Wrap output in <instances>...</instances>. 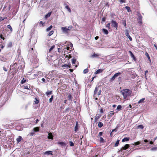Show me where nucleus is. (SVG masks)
Masks as SVG:
<instances>
[{
    "instance_id": "nucleus-14",
    "label": "nucleus",
    "mask_w": 157,
    "mask_h": 157,
    "mask_svg": "<svg viewBox=\"0 0 157 157\" xmlns=\"http://www.w3.org/2000/svg\"><path fill=\"white\" fill-rule=\"evenodd\" d=\"M145 98H143L140 99L138 101V104H142L144 103Z\"/></svg>"
},
{
    "instance_id": "nucleus-13",
    "label": "nucleus",
    "mask_w": 157,
    "mask_h": 157,
    "mask_svg": "<svg viewBox=\"0 0 157 157\" xmlns=\"http://www.w3.org/2000/svg\"><path fill=\"white\" fill-rule=\"evenodd\" d=\"M129 52L130 54V56L133 59L135 60L136 58L134 56V55H133V54L132 53L131 51H129Z\"/></svg>"
},
{
    "instance_id": "nucleus-20",
    "label": "nucleus",
    "mask_w": 157,
    "mask_h": 157,
    "mask_svg": "<svg viewBox=\"0 0 157 157\" xmlns=\"http://www.w3.org/2000/svg\"><path fill=\"white\" fill-rule=\"evenodd\" d=\"M52 56H51L50 57L49 56H48L47 57V60L49 61L50 62H51L53 60L52 59V58L51 57Z\"/></svg>"
},
{
    "instance_id": "nucleus-16",
    "label": "nucleus",
    "mask_w": 157,
    "mask_h": 157,
    "mask_svg": "<svg viewBox=\"0 0 157 157\" xmlns=\"http://www.w3.org/2000/svg\"><path fill=\"white\" fill-rule=\"evenodd\" d=\"M129 147L128 144H126L124 147H122V149L123 150H126Z\"/></svg>"
},
{
    "instance_id": "nucleus-61",
    "label": "nucleus",
    "mask_w": 157,
    "mask_h": 157,
    "mask_svg": "<svg viewBox=\"0 0 157 157\" xmlns=\"http://www.w3.org/2000/svg\"><path fill=\"white\" fill-rule=\"evenodd\" d=\"M70 47H71V49H72V47H73V44H72L71 43H70Z\"/></svg>"
},
{
    "instance_id": "nucleus-8",
    "label": "nucleus",
    "mask_w": 157,
    "mask_h": 157,
    "mask_svg": "<svg viewBox=\"0 0 157 157\" xmlns=\"http://www.w3.org/2000/svg\"><path fill=\"white\" fill-rule=\"evenodd\" d=\"M142 17L141 15L140 14H139L137 20L138 21V22L139 24L142 23Z\"/></svg>"
},
{
    "instance_id": "nucleus-54",
    "label": "nucleus",
    "mask_w": 157,
    "mask_h": 157,
    "mask_svg": "<svg viewBox=\"0 0 157 157\" xmlns=\"http://www.w3.org/2000/svg\"><path fill=\"white\" fill-rule=\"evenodd\" d=\"M102 134H103V132H100L99 133L98 136H101L102 135Z\"/></svg>"
},
{
    "instance_id": "nucleus-63",
    "label": "nucleus",
    "mask_w": 157,
    "mask_h": 157,
    "mask_svg": "<svg viewBox=\"0 0 157 157\" xmlns=\"http://www.w3.org/2000/svg\"><path fill=\"white\" fill-rule=\"evenodd\" d=\"M120 1L121 2H122V3L124 2V0H120Z\"/></svg>"
},
{
    "instance_id": "nucleus-60",
    "label": "nucleus",
    "mask_w": 157,
    "mask_h": 157,
    "mask_svg": "<svg viewBox=\"0 0 157 157\" xmlns=\"http://www.w3.org/2000/svg\"><path fill=\"white\" fill-rule=\"evenodd\" d=\"M39 23L40 25H43L44 24V23H43L42 21H40Z\"/></svg>"
},
{
    "instance_id": "nucleus-48",
    "label": "nucleus",
    "mask_w": 157,
    "mask_h": 157,
    "mask_svg": "<svg viewBox=\"0 0 157 157\" xmlns=\"http://www.w3.org/2000/svg\"><path fill=\"white\" fill-rule=\"evenodd\" d=\"M12 46V43L11 42H10L8 45V47H11Z\"/></svg>"
},
{
    "instance_id": "nucleus-47",
    "label": "nucleus",
    "mask_w": 157,
    "mask_h": 157,
    "mask_svg": "<svg viewBox=\"0 0 157 157\" xmlns=\"http://www.w3.org/2000/svg\"><path fill=\"white\" fill-rule=\"evenodd\" d=\"M70 146H73L74 145V143L72 142L71 141L70 142Z\"/></svg>"
},
{
    "instance_id": "nucleus-56",
    "label": "nucleus",
    "mask_w": 157,
    "mask_h": 157,
    "mask_svg": "<svg viewBox=\"0 0 157 157\" xmlns=\"http://www.w3.org/2000/svg\"><path fill=\"white\" fill-rule=\"evenodd\" d=\"M69 49H70V47H68L66 48H64V49L65 50H64V51H66V49L67 50H69Z\"/></svg>"
},
{
    "instance_id": "nucleus-36",
    "label": "nucleus",
    "mask_w": 157,
    "mask_h": 157,
    "mask_svg": "<svg viewBox=\"0 0 157 157\" xmlns=\"http://www.w3.org/2000/svg\"><path fill=\"white\" fill-rule=\"evenodd\" d=\"M98 90L97 87H96L94 90V95H96L97 94Z\"/></svg>"
},
{
    "instance_id": "nucleus-59",
    "label": "nucleus",
    "mask_w": 157,
    "mask_h": 157,
    "mask_svg": "<svg viewBox=\"0 0 157 157\" xmlns=\"http://www.w3.org/2000/svg\"><path fill=\"white\" fill-rule=\"evenodd\" d=\"M3 69L5 71H7V70L6 68L5 67H3Z\"/></svg>"
},
{
    "instance_id": "nucleus-6",
    "label": "nucleus",
    "mask_w": 157,
    "mask_h": 157,
    "mask_svg": "<svg viewBox=\"0 0 157 157\" xmlns=\"http://www.w3.org/2000/svg\"><path fill=\"white\" fill-rule=\"evenodd\" d=\"M111 23L112 24V27L115 28H117L118 27V24L116 21H115L113 20H112L111 21Z\"/></svg>"
},
{
    "instance_id": "nucleus-55",
    "label": "nucleus",
    "mask_w": 157,
    "mask_h": 157,
    "mask_svg": "<svg viewBox=\"0 0 157 157\" xmlns=\"http://www.w3.org/2000/svg\"><path fill=\"white\" fill-rule=\"evenodd\" d=\"M101 94V90H100L98 92H97V94L98 95H100Z\"/></svg>"
},
{
    "instance_id": "nucleus-18",
    "label": "nucleus",
    "mask_w": 157,
    "mask_h": 157,
    "mask_svg": "<svg viewBox=\"0 0 157 157\" xmlns=\"http://www.w3.org/2000/svg\"><path fill=\"white\" fill-rule=\"evenodd\" d=\"M102 30V32L105 34L107 35L108 34V33H109L107 29H103Z\"/></svg>"
},
{
    "instance_id": "nucleus-50",
    "label": "nucleus",
    "mask_w": 157,
    "mask_h": 157,
    "mask_svg": "<svg viewBox=\"0 0 157 157\" xmlns=\"http://www.w3.org/2000/svg\"><path fill=\"white\" fill-rule=\"evenodd\" d=\"M99 117V116H97V115H96V117H95V120L96 121L97 120H98L99 117Z\"/></svg>"
},
{
    "instance_id": "nucleus-24",
    "label": "nucleus",
    "mask_w": 157,
    "mask_h": 157,
    "mask_svg": "<svg viewBox=\"0 0 157 157\" xmlns=\"http://www.w3.org/2000/svg\"><path fill=\"white\" fill-rule=\"evenodd\" d=\"M35 101H34V103L35 104H38L39 102V100L37 99L36 98H35Z\"/></svg>"
},
{
    "instance_id": "nucleus-42",
    "label": "nucleus",
    "mask_w": 157,
    "mask_h": 157,
    "mask_svg": "<svg viewBox=\"0 0 157 157\" xmlns=\"http://www.w3.org/2000/svg\"><path fill=\"white\" fill-rule=\"evenodd\" d=\"M156 150H157V147H153L151 149V151H155Z\"/></svg>"
},
{
    "instance_id": "nucleus-33",
    "label": "nucleus",
    "mask_w": 157,
    "mask_h": 157,
    "mask_svg": "<svg viewBox=\"0 0 157 157\" xmlns=\"http://www.w3.org/2000/svg\"><path fill=\"white\" fill-rule=\"evenodd\" d=\"M119 141H120V140H117V141L116 142L115 144V145H114L115 147H117L118 145L119 144Z\"/></svg>"
},
{
    "instance_id": "nucleus-35",
    "label": "nucleus",
    "mask_w": 157,
    "mask_h": 157,
    "mask_svg": "<svg viewBox=\"0 0 157 157\" xmlns=\"http://www.w3.org/2000/svg\"><path fill=\"white\" fill-rule=\"evenodd\" d=\"M122 24L124 25V26L126 28V21L125 20H123L122 21Z\"/></svg>"
},
{
    "instance_id": "nucleus-25",
    "label": "nucleus",
    "mask_w": 157,
    "mask_h": 157,
    "mask_svg": "<svg viewBox=\"0 0 157 157\" xmlns=\"http://www.w3.org/2000/svg\"><path fill=\"white\" fill-rule=\"evenodd\" d=\"M121 105H118L117 107V109L118 111H120L121 110Z\"/></svg>"
},
{
    "instance_id": "nucleus-57",
    "label": "nucleus",
    "mask_w": 157,
    "mask_h": 157,
    "mask_svg": "<svg viewBox=\"0 0 157 157\" xmlns=\"http://www.w3.org/2000/svg\"><path fill=\"white\" fill-rule=\"evenodd\" d=\"M4 18H2V17H0V22L1 21H2V20H4Z\"/></svg>"
},
{
    "instance_id": "nucleus-3",
    "label": "nucleus",
    "mask_w": 157,
    "mask_h": 157,
    "mask_svg": "<svg viewBox=\"0 0 157 157\" xmlns=\"http://www.w3.org/2000/svg\"><path fill=\"white\" fill-rule=\"evenodd\" d=\"M39 127H36L34 128L30 133L29 134V135L30 136H33L35 132H38L39 131Z\"/></svg>"
},
{
    "instance_id": "nucleus-23",
    "label": "nucleus",
    "mask_w": 157,
    "mask_h": 157,
    "mask_svg": "<svg viewBox=\"0 0 157 157\" xmlns=\"http://www.w3.org/2000/svg\"><path fill=\"white\" fill-rule=\"evenodd\" d=\"M52 94V91H48L46 93V95L48 96L50 94Z\"/></svg>"
},
{
    "instance_id": "nucleus-30",
    "label": "nucleus",
    "mask_w": 157,
    "mask_h": 157,
    "mask_svg": "<svg viewBox=\"0 0 157 157\" xmlns=\"http://www.w3.org/2000/svg\"><path fill=\"white\" fill-rule=\"evenodd\" d=\"M148 141L147 140H144V141H141L140 144L141 145L144 144V142L147 143V142Z\"/></svg>"
},
{
    "instance_id": "nucleus-11",
    "label": "nucleus",
    "mask_w": 157,
    "mask_h": 157,
    "mask_svg": "<svg viewBox=\"0 0 157 157\" xmlns=\"http://www.w3.org/2000/svg\"><path fill=\"white\" fill-rule=\"evenodd\" d=\"M47 133H48V138L49 139L53 140V136L52 135V133H49L48 132Z\"/></svg>"
},
{
    "instance_id": "nucleus-44",
    "label": "nucleus",
    "mask_w": 157,
    "mask_h": 157,
    "mask_svg": "<svg viewBox=\"0 0 157 157\" xmlns=\"http://www.w3.org/2000/svg\"><path fill=\"white\" fill-rule=\"evenodd\" d=\"M125 8L126 9L128 12H130V9L129 7L128 6H125Z\"/></svg>"
},
{
    "instance_id": "nucleus-38",
    "label": "nucleus",
    "mask_w": 157,
    "mask_h": 157,
    "mask_svg": "<svg viewBox=\"0 0 157 157\" xmlns=\"http://www.w3.org/2000/svg\"><path fill=\"white\" fill-rule=\"evenodd\" d=\"M76 62V59L75 58H73L71 59V62L72 64L75 63Z\"/></svg>"
},
{
    "instance_id": "nucleus-46",
    "label": "nucleus",
    "mask_w": 157,
    "mask_h": 157,
    "mask_svg": "<svg viewBox=\"0 0 157 157\" xmlns=\"http://www.w3.org/2000/svg\"><path fill=\"white\" fill-rule=\"evenodd\" d=\"M53 97V95H52L51 96V97L50 98V99H49V102H50L51 103L52 101Z\"/></svg>"
},
{
    "instance_id": "nucleus-29",
    "label": "nucleus",
    "mask_w": 157,
    "mask_h": 157,
    "mask_svg": "<svg viewBox=\"0 0 157 157\" xmlns=\"http://www.w3.org/2000/svg\"><path fill=\"white\" fill-rule=\"evenodd\" d=\"M52 28V26L51 25H50V26L48 28L46 29V30L47 31H50V30Z\"/></svg>"
},
{
    "instance_id": "nucleus-22",
    "label": "nucleus",
    "mask_w": 157,
    "mask_h": 157,
    "mask_svg": "<svg viewBox=\"0 0 157 157\" xmlns=\"http://www.w3.org/2000/svg\"><path fill=\"white\" fill-rule=\"evenodd\" d=\"M78 122L77 121L76 122V126L75 128V132H77L78 131Z\"/></svg>"
},
{
    "instance_id": "nucleus-9",
    "label": "nucleus",
    "mask_w": 157,
    "mask_h": 157,
    "mask_svg": "<svg viewBox=\"0 0 157 157\" xmlns=\"http://www.w3.org/2000/svg\"><path fill=\"white\" fill-rule=\"evenodd\" d=\"M126 33H125V35L126 36L128 37L129 40L130 41L132 40V37L130 36L129 33H128V30H125Z\"/></svg>"
},
{
    "instance_id": "nucleus-32",
    "label": "nucleus",
    "mask_w": 157,
    "mask_h": 157,
    "mask_svg": "<svg viewBox=\"0 0 157 157\" xmlns=\"http://www.w3.org/2000/svg\"><path fill=\"white\" fill-rule=\"evenodd\" d=\"M114 114V112L111 111H110L109 113V116L110 117H111Z\"/></svg>"
},
{
    "instance_id": "nucleus-41",
    "label": "nucleus",
    "mask_w": 157,
    "mask_h": 157,
    "mask_svg": "<svg viewBox=\"0 0 157 157\" xmlns=\"http://www.w3.org/2000/svg\"><path fill=\"white\" fill-rule=\"evenodd\" d=\"M54 33V31H51L50 32H49V33H48V35L49 36H51Z\"/></svg>"
},
{
    "instance_id": "nucleus-49",
    "label": "nucleus",
    "mask_w": 157,
    "mask_h": 157,
    "mask_svg": "<svg viewBox=\"0 0 157 157\" xmlns=\"http://www.w3.org/2000/svg\"><path fill=\"white\" fill-rule=\"evenodd\" d=\"M51 14V13H49L48 14L45 15L46 17H49L50 16Z\"/></svg>"
},
{
    "instance_id": "nucleus-10",
    "label": "nucleus",
    "mask_w": 157,
    "mask_h": 157,
    "mask_svg": "<svg viewBox=\"0 0 157 157\" xmlns=\"http://www.w3.org/2000/svg\"><path fill=\"white\" fill-rule=\"evenodd\" d=\"M103 71V70L102 69H99L94 72V74L96 75L97 74H99L102 73Z\"/></svg>"
},
{
    "instance_id": "nucleus-17",
    "label": "nucleus",
    "mask_w": 157,
    "mask_h": 157,
    "mask_svg": "<svg viewBox=\"0 0 157 157\" xmlns=\"http://www.w3.org/2000/svg\"><path fill=\"white\" fill-rule=\"evenodd\" d=\"M129 138L128 137H125L122 140V142H124L125 141H127L129 140Z\"/></svg>"
},
{
    "instance_id": "nucleus-28",
    "label": "nucleus",
    "mask_w": 157,
    "mask_h": 157,
    "mask_svg": "<svg viewBox=\"0 0 157 157\" xmlns=\"http://www.w3.org/2000/svg\"><path fill=\"white\" fill-rule=\"evenodd\" d=\"M137 128H140V129H143L144 128V126L142 124H140V125H138L137 126Z\"/></svg>"
},
{
    "instance_id": "nucleus-15",
    "label": "nucleus",
    "mask_w": 157,
    "mask_h": 157,
    "mask_svg": "<svg viewBox=\"0 0 157 157\" xmlns=\"http://www.w3.org/2000/svg\"><path fill=\"white\" fill-rule=\"evenodd\" d=\"M22 139L21 138V136H19L16 139L17 143L18 144L19 142H20L21 141Z\"/></svg>"
},
{
    "instance_id": "nucleus-52",
    "label": "nucleus",
    "mask_w": 157,
    "mask_h": 157,
    "mask_svg": "<svg viewBox=\"0 0 157 157\" xmlns=\"http://www.w3.org/2000/svg\"><path fill=\"white\" fill-rule=\"evenodd\" d=\"M106 19L105 17H104L102 18L101 21L102 22H105V21Z\"/></svg>"
},
{
    "instance_id": "nucleus-31",
    "label": "nucleus",
    "mask_w": 157,
    "mask_h": 157,
    "mask_svg": "<svg viewBox=\"0 0 157 157\" xmlns=\"http://www.w3.org/2000/svg\"><path fill=\"white\" fill-rule=\"evenodd\" d=\"M68 100H71V101H72V99L73 98H72L71 95V94H69L68 96Z\"/></svg>"
},
{
    "instance_id": "nucleus-19",
    "label": "nucleus",
    "mask_w": 157,
    "mask_h": 157,
    "mask_svg": "<svg viewBox=\"0 0 157 157\" xmlns=\"http://www.w3.org/2000/svg\"><path fill=\"white\" fill-rule=\"evenodd\" d=\"M52 151H46L45 154L47 155H52Z\"/></svg>"
},
{
    "instance_id": "nucleus-37",
    "label": "nucleus",
    "mask_w": 157,
    "mask_h": 157,
    "mask_svg": "<svg viewBox=\"0 0 157 157\" xmlns=\"http://www.w3.org/2000/svg\"><path fill=\"white\" fill-rule=\"evenodd\" d=\"M89 71V70L87 68L85 69L83 71V73L86 74Z\"/></svg>"
},
{
    "instance_id": "nucleus-1",
    "label": "nucleus",
    "mask_w": 157,
    "mask_h": 157,
    "mask_svg": "<svg viewBox=\"0 0 157 157\" xmlns=\"http://www.w3.org/2000/svg\"><path fill=\"white\" fill-rule=\"evenodd\" d=\"M132 93V91L128 89H124L121 91V94L125 99H127L128 97Z\"/></svg>"
},
{
    "instance_id": "nucleus-58",
    "label": "nucleus",
    "mask_w": 157,
    "mask_h": 157,
    "mask_svg": "<svg viewBox=\"0 0 157 157\" xmlns=\"http://www.w3.org/2000/svg\"><path fill=\"white\" fill-rule=\"evenodd\" d=\"M41 80L43 82V83H44L45 82V80L44 78H43Z\"/></svg>"
},
{
    "instance_id": "nucleus-27",
    "label": "nucleus",
    "mask_w": 157,
    "mask_h": 157,
    "mask_svg": "<svg viewBox=\"0 0 157 157\" xmlns=\"http://www.w3.org/2000/svg\"><path fill=\"white\" fill-rule=\"evenodd\" d=\"M99 56V55L97 54H94L91 56L92 57H98Z\"/></svg>"
},
{
    "instance_id": "nucleus-64",
    "label": "nucleus",
    "mask_w": 157,
    "mask_h": 157,
    "mask_svg": "<svg viewBox=\"0 0 157 157\" xmlns=\"http://www.w3.org/2000/svg\"><path fill=\"white\" fill-rule=\"evenodd\" d=\"M154 47H155V48L157 50V46H156V45L155 44H154Z\"/></svg>"
},
{
    "instance_id": "nucleus-45",
    "label": "nucleus",
    "mask_w": 157,
    "mask_h": 157,
    "mask_svg": "<svg viewBox=\"0 0 157 157\" xmlns=\"http://www.w3.org/2000/svg\"><path fill=\"white\" fill-rule=\"evenodd\" d=\"M140 143H141V141H138V142H136L135 143V145H138L139 144H140Z\"/></svg>"
},
{
    "instance_id": "nucleus-34",
    "label": "nucleus",
    "mask_w": 157,
    "mask_h": 157,
    "mask_svg": "<svg viewBox=\"0 0 157 157\" xmlns=\"http://www.w3.org/2000/svg\"><path fill=\"white\" fill-rule=\"evenodd\" d=\"M7 27L8 28L10 29L11 32H12L13 31V29L11 27V26L10 25H8L7 26Z\"/></svg>"
},
{
    "instance_id": "nucleus-51",
    "label": "nucleus",
    "mask_w": 157,
    "mask_h": 157,
    "mask_svg": "<svg viewBox=\"0 0 157 157\" xmlns=\"http://www.w3.org/2000/svg\"><path fill=\"white\" fill-rule=\"evenodd\" d=\"M100 141L101 142H104V139L102 137L100 138Z\"/></svg>"
},
{
    "instance_id": "nucleus-2",
    "label": "nucleus",
    "mask_w": 157,
    "mask_h": 157,
    "mask_svg": "<svg viewBox=\"0 0 157 157\" xmlns=\"http://www.w3.org/2000/svg\"><path fill=\"white\" fill-rule=\"evenodd\" d=\"M72 28V26H70L68 28L62 27L61 28V29L63 33H68V31L70 30Z\"/></svg>"
},
{
    "instance_id": "nucleus-5",
    "label": "nucleus",
    "mask_w": 157,
    "mask_h": 157,
    "mask_svg": "<svg viewBox=\"0 0 157 157\" xmlns=\"http://www.w3.org/2000/svg\"><path fill=\"white\" fill-rule=\"evenodd\" d=\"M121 74V73L120 72H118L117 73H116L113 76V77L110 79V81L111 82H112L115 79L118 77L119 75H120Z\"/></svg>"
},
{
    "instance_id": "nucleus-21",
    "label": "nucleus",
    "mask_w": 157,
    "mask_h": 157,
    "mask_svg": "<svg viewBox=\"0 0 157 157\" xmlns=\"http://www.w3.org/2000/svg\"><path fill=\"white\" fill-rule=\"evenodd\" d=\"M65 8L68 10V11L70 13H71V10L70 8L69 7V6L67 5L66 4Z\"/></svg>"
},
{
    "instance_id": "nucleus-53",
    "label": "nucleus",
    "mask_w": 157,
    "mask_h": 157,
    "mask_svg": "<svg viewBox=\"0 0 157 157\" xmlns=\"http://www.w3.org/2000/svg\"><path fill=\"white\" fill-rule=\"evenodd\" d=\"M146 55L148 57V59L149 60H150V57H149V56L148 54L147 53H146Z\"/></svg>"
},
{
    "instance_id": "nucleus-4",
    "label": "nucleus",
    "mask_w": 157,
    "mask_h": 157,
    "mask_svg": "<svg viewBox=\"0 0 157 157\" xmlns=\"http://www.w3.org/2000/svg\"><path fill=\"white\" fill-rule=\"evenodd\" d=\"M23 87L26 89H27L29 90L28 91H27L26 92V94L29 93H30V87L29 85L28 84H25L23 86ZM25 92L26 93V92L25 91Z\"/></svg>"
},
{
    "instance_id": "nucleus-7",
    "label": "nucleus",
    "mask_w": 157,
    "mask_h": 157,
    "mask_svg": "<svg viewBox=\"0 0 157 157\" xmlns=\"http://www.w3.org/2000/svg\"><path fill=\"white\" fill-rule=\"evenodd\" d=\"M7 60V58L3 55H0V60L2 62H6Z\"/></svg>"
},
{
    "instance_id": "nucleus-12",
    "label": "nucleus",
    "mask_w": 157,
    "mask_h": 157,
    "mask_svg": "<svg viewBox=\"0 0 157 157\" xmlns=\"http://www.w3.org/2000/svg\"><path fill=\"white\" fill-rule=\"evenodd\" d=\"M57 143L61 146H65L66 145L65 143L63 142H58Z\"/></svg>"
},
{
    "instance_id": "nucleus-39",
    "label": "nucleus",
    "mask_w": 157,
    "mask_h": 157,
    "mask_svg": "<svg viewBox=\"0 0 157 157\" xmlns=\"http://www.w3.org/2000/svg\"><path fill=\"white\" fill-rule=\"evenodd\" d=\"M26 82V80L24 79V78H23L22 80H21V84H24Z\"/></svg>"
},
{
    "instance_id": "nucleus-43",
    "label": "nucleus",
    "mask_w": 157,
    "mask_h": 157,
    "mask_svg": "<svg viewBox=\"0 0 157 157\" xmlns=\"http://www.w3.org/2000/svg\"><path fill=\"white\" fill-rule=\"evenodd\" d=\"M106 27L108 28L109 29H110V23H108L106 25Z\"/></svg>"
},
{
    "instance_id": "nucleus-62",
    "label": "nucleus",
    "mask_w": 157,
    "mask_h": 157,
    "mask_svg": "<svg viewBox=\"0 0 157 157\" xmlns=\"http://www.w3.org/2000/svg\"><path fill=\"white\" fill-rule=\"evenodd\" d=\"M117 130L116 128H115V129H113L112 131V132H114V131H115V132H116L117 131Z\"/></svg>"
},
{
    "instance_id": "nucleus-40",
    "label": "nucleus",
    "mask_w": 157,
    "mask_h": 157,
    "mask_svg": "<svg viewBox=\"0 0 157 157\" xmlns=\"http://www.w3.org/2000/svg\"><path fill=\"white\" fill-rule=\"evenodd\" d=\"M55 48V45L52 46L51 48L49 49V52H50L51 51Z\"/></svg>"
},
{
    "instance_id": "nucleus-26",
    "label": "nucleus",
    "mask_w": 157,
    "mask_h": 157,
    "mask_svg": "<svg viewBox=\"0 0 157 157\" xmlns=\"http://www.w3.org/2000/svg\"><path fill=\"white\" fill-rule=\"evenodd\" d=\"M103 126V123H102V122H99L98 123V126L99 128H101V127Z\"/></svg>"
}]
</instances>
